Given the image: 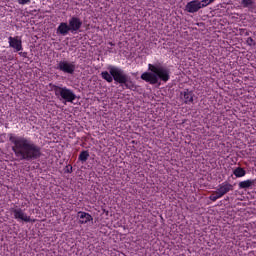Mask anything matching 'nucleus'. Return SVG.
Returning <instances> with one entry per match:
<instances>
[{
  "label": "nucleus",
  "instance_id": "obj_1",
  "mask_svg": "<svg viewBox=\"0 0 256 256\" xmlns=\"http://www.w3.org/2000/svg\"><path fill=\"white\" fill-rule=\"evenodd\" d=\"M8 139L12 145L11 149L16 157V161H37L43 156L41 146L31 140V138L10 133L8 134Z\"/></svg>",
  "mask_w": 256,
  "mask_h": 256
},
{
  "label": "nucleus",
  "instance_id": "obj_2",
  "mask_svg": "<svg viewBox=\"0 0 256 256\" xmlns=\"http://www.w3.org/2000/svg\"><path fill=\"white\" fill-rule=\"evenodd\" d=\"M148 71L150 72L142 73L140 79L146 83H149L150 85H157V83H159V79L164 83H167V81L171 79V72L169 69L163 66L157 64H148Z\"/></svg>",
  "mask_w": 256,
  "mask_h": 256
},
{
  "label": "nucleus",
  "instance_id": "obj_3",
  "mask_svg": "<svg viewBox=\"0 0 256 256\" xmlns=\"http://www.w3.org/2000/svg\"><path fill=\"white\" fill-rule=\"evenodd\" d=\"M108 70L109 73L107 71L101 72V77L104 81H107V83H113V80H115L119 85H124L125 89H135V83H133L131 78L125 74L123 69L117 66H109Z\"/></svg>",
  "mask_w": 256,
  "mask_h": 256
},
{
  "label": "nucleus",
  "instance_id": "obj_4",
  "mask_svg": "<svg viewBox=\"0 0 256 256\" xmlns=\"http://www.w3.org/2000/svg\"><path fill=\"white\" fill-rule=\"evenodd\" d=\"M50 91L54 92V95L59 99H63L66 103H73L77 99V95L73 90L67 87H61L53 83L49 84Z\"/></svg>",
  "mask_w": 256,
  "mask_h": 256
},
{
  "label": "nucleus",
  "instance_id": "obj_5",
  "mask_svg": "<svg viewBox=\"0 0 256 256\" xmlns=\"http://www.w3.org/2000/svg\"><path fill=\"white\" fill-rule=\"evenodd\" d=\"M56 69H58V71H62V73H66L68 75H73V73H75V69H77V67L75 66V62H69L67 60H62L57 64Z\"/></svg>",
  "mask_w": 256,
  "mask_h": 256
},
{
  "label": "nucleus",
  "instance_id": "obj_6",
  "mask_svg": "<svg viewBox=\"0 0 256 256\" xmlns=\"http://www.w3.org/2000/svg\"><path fill=\"white\" fill-rule=\"evenodd\" d=\"M11 213L16 221H23L24 223H31V216L27 215L21 208H12Z\"/></svg>",
  "mask_w": 256,
  "mask_h": 256
},
{
  "label": "nucleus",
  "instance_id": "obj_7",
  "mask_svg": "<svg viewBox=\"0 0 256 256\" xmlns=\"http://www.w3.org/2000/svg\"><path fill=\"white\" fill-rule=\"evenodd\" d=\"M68 25L70 27V33L75 35V33H77L79 31V29H81V27H83V20H81V18H79L77 16H72L68 20Z\"/></svg>",
  "mask_w": 256,
  "mask_h": 256
},
{
  "label": "nucleus",
  "instance_id": "obj_8",
  "mask_svg": "<svg viewBox=\"0 0 256 256\" xmlns=\"http://www.w3.org/2000/svg\"><path fill=\"white\" fill-rule=\"evenodd\" d=\"M8 43L9 47H11V49H14L15 53H19V51L23 50V40H21V37L19 36L8 37Z\"/></svg>",
  "mask_w": 256,
  "mask_h": 256
},
{
  "label": "nucleus",
  "instance_id": "obj_9",
  "mask_svg": "<svg viewBox=\"0 0 256 256\" xmlns=\"http://www.w3.org/2000/svg\"><path fill=\"white\" fill-rule=\"evenodd\" d=\"M77 219L80 225H93V216L87 212L79 211Z\"/></svg>",
  "mask_w": 256,
  "mask_h": 256
},
{
  "label": "nucleus",
  "instance_id": "obj_10",
  "mask_svg": "<svg viewBox=\"0 0 256 256\" xmlns=\"http://www.w3.org/2000/svg\"><path fill=\"white\" fill-rule=\"evenodd\" d=\"M180 99L185 103V105H191V103H193V91L184 89L180 92Z\"/></svg>",
  "mask_w": 256,
  "mask_h": 256
},
{
  "label": "nucleus",
  "instance_id": "obj_11",
  "mask_svg": "<svg viewBox=\"0 0 256 256\" xmlns=\"http://www.w3.org/2000/svg\"><path fill=\"white\" fill-rule=\"evenodd\" d=\"M200 9L201 3H199V0H192L185 6V11H187V13H197Z\"/></svg>",
  "mask_w": 256,
  "mask_h": 256
},
{
  "label": "nucleus",
  "instance_id": "obj_12",
  "mask_svg": "<svg viewBox=\"0 0 256 256\" xmlns=\"http://www.w3.org/2000/svg\"><path fill=\"white\" fill-rule=\"evenodd\" d=\"M220 196L224 197V195H227V193H229V191H233V185L227 181L221 183L220 185H218V188L216 190Z\"/></svg>",
  "mask_w": 256,
  "mask_h": 256
},
{
  "label": "nucleus",
  "instance_id": "obj_13",
  "mask_svg": "<svg viewBox=\"0 0 256 256\" xmlns=\"http://www.w3.org/2000/svg\"><path fill=\"white\" fill-rule=\"evenodd\" d=\"M69 32L71 33V28L66 22L60 23L56 30L57 35H62L63 37L69 35Z\"/></svg>",
  "mask_w": 256,
  "mask_h": 256
},
{
  "label": "nucleus",
  "instance_id": "obj_14",
  "mask_svg": "<svg viewBox=\"0 0 256 256\" xmlns=\"http://www.w3.org/2000/svg\"><path fill=\"white\" fill-rule=\"evenodd\" d=\"M252 185H255V180H244L239 182L238 187L239 189H251Z\"/></svg>",
  "mask_w": 256,
  "mask_h": 256
},
{
  "label": "nucleus",
  "instance_id": "obj_15",
  "mask_svg": "<svg viewBox=\"0 0 256 256\" xmlns=\"http://www.w3.org/2000/svg\"><path fill=\"white\" fill-rule=\"evenodd\" d=\"M89 157V150H82L78 156V161L81 163H87Z\"/></svg>",
  "mask_w": 256,
  "mask_h": 256
},
{
  "label": "nucleus",
  "instance_id": "obj_16",
  "mask_svg": "<svg viewBox=\"0 0 256 256\" xmlns=\"http://www.w3.org/2000/svg\"><path fill=\"white\" fill-rule=\"evenodd\" d=\"M233 175L237 178L245 177V175H247V171H245V168L237 167L233 170Z\"/></svg>",
  "mask_w": 256,
  "mask_h": 256
},
{
  "label": "nucleus",
  "instance_id": "obj_17",
  "mask_svg": "<svg viewBox=\"0 0 256 256\" xmlns=\"http://www.w3.org/2000/svg\"><path fill=\"white\" fill-rule=\"evenodd\" d=\"M240 4L244 9H251L255 5V0H240Z\"/></svg>",
  "mask_w": 256,
  "mask_h": 256
},
{
  "label": "nucleus",
  "instance_id": "obj_18",
  "mask_svg": "<svg viewBox=\"0 0 256 256\" xmlns=\"http://www.w3.org/2000/svg\"><path fill=\"white\" fill-rule=\"evenodd\" d=\"M221 197H223V196L216 190L214 193H212L209 196V199H210V201L215 202V201H217V199H221Z\"/></svg>",
  "mask_w": 256,
  "mask_h": 256
},
{
  "label": "nucleus",
  "instance_id": "obj_19",
  "mask_svg": "<svg viewBox=\"0 0 256 256\" xmlns=\"http://www.w3.org/2000/svg\"><path fill=\"white\" fill-rule=\"evenodd\" d=\"M246 43L249 45V47H255L256 45L255 40L252 37H248Z\"/></svg>",
  "mask_w": 256,
  "mask_h": 256
},
{
  "label": "nucleus",
  "instance_id": "obj_20",
  "mask_svg": "<svg viewBox=\"0 0 256 256\" xmlns=\"http://www.w3.org/2000/svg\"><path fill=\"white\" fill-rule=\"evenodd\" d=\"M64 173H73V166H71V164L67 165L65 168H64Z\"/></svg>",
  "mask_w": 256,
  "mask_h": 256
},
{
  "label": "nucleus",
  "instance_id": "obj_21",
  "mask_svg": "<svg viewBox=\"0 0 256 256\" xmlns=\"http://www.w3.org/2000/svg\"><path fill=\"white\" fill-rule=\"evenodd\" d=\"M199 3H200V9H203L209 5L208 0H201L199 1Z\"/></svg>",
  "mask_w": 256,
  "mask_h": 256
},
{
  "label": "nucleus",
  "instance_id": "obj_22",
  "mask_svg": "<svg viewBox=\"0 0 256 256\" xmlns=\"http://www.w3.org/2000/svg\"><path fill=\"white\" fill-rule=\"evenodd\" d=\"M17 3L19 5H29V3H31V0H17Z\"/></svg>",
  "mask_w": 256,
  "mask_h": 256
},
{
  "label": "nucleus",
  "instance_id": "obj_23",
  "mask_svg": "<svg viewBox=\"0 0 256 256\" xmlns=\"http://www.w3.org/2000/svg\"><path fill=\"white\" fill-rule=\"evenodd\" d=\"M18 55H20V57H23L24 59H27V57H28V53H27V52H21V51H19V52H18Z\"/></svg>",
  "mask_w": 256,
  "mask_h": 256
},
{
  "label": "nucleus",
  "instance_id": "obj_24",
  "mask_svg": "<svg viewBox=\"0 0 256 256\" xmlns=\"http://www.w3.org/2000/svg\"><path fill=\"white\" fill-rule=\"evenodd\" d=\"M208 1V5H211V3H214L215 0H207Z\"/></svg>",
  "mask_w": 256,
  "mask_h": 256
},
{
  "label": "nucleus",
  "instance_id": "obj_25",
  "mask_svg": "<svg viewBox=\"0 0 256 256\" xmlns=\"http://www.w3.org/2000/svg\"><path fill=\"white\" fill-rule=\"evenodd\" d=\"M110 45H113L112 42H110Z\"/></svg>",
  "mask_w": 256,
  "mask_h": 256
}]
</instances>
